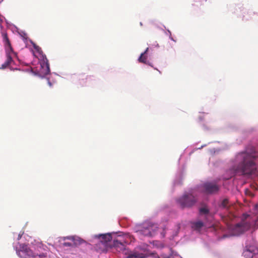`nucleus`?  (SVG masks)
Instances as JSON below:
<instances>
[{"label": "nucleus", "instance_id": "19", "mask_svg": "<svg viewBox=\"0 0 258 258\" xmlns=\"http://www.w3.org/2000/svg\"><path fill=\"white\" fill-rule=\"evenodd\" d=\"M200 212L201 214H207L209 213V211L207 208L203 207V208H201L200 209Z\"/></svg>", "mask_w": 258, "mask_h": 258}, {"label": "nucleus", "instance_id": "17", "mask_svg": "<svg viewBox=\"0 0 258 258\" xmlns=\"http://www.w3.org/2000/svg\"><path fill=\"white\" fill-rule=\"evenodd\" d=\"M149 48H147L146 50L144 51V52L142 53L140 57L138 59V60L140 62L144 63L146 64L147 63V57L146 55H145V54L147 52Z\"/></svg>", "mask_w": 258, "mask_h": 258}, {"label": "nucleus", "instance_id": "9", "mask_svg": "<svg viewBox=\"0 0 258 258\" xmlns=\"http://www.w3.org/2000/svg\"><path fill=\"white\" fill-rule=\"evenodd\" d=\"M202 187L205 193L208 195H213L218 192L220 185L216 182H206L203 184Z\"/></svg>", "mask_w": 258, "mask_h": 258}, {"label": "nucleus", "instance_id": "6", "mask_svg": "<svg viewBox=\"0 0 258 258\" xmlns=\"http://www.w3.org/2000/svg\"><path fill=\"white\" fill-rule=\"evenodd\" d=\"M4 41L5 42V45L6 49L7 54V60L4 64H2V68L3 69L7 68L9 66L12 61H13L12 56L15 55L16 53L14 51L13 48L11 46L10 41L9 39L8 35L7 33H4L3 34Z\"/></svg>", "mask_w": 258, "mask_h": 258}, {"label": "nucleus", "instance_id": "7", "mask_svg": "<svg viewBox=\"0 0 258 258\" xmlns=\"http://www.w3.org/2000/svg\"><path fill=\"white\" fill-rule=\"evenodd\" d=\"M197 201L196 197L191 193H185L177 200L178 204L182 208L191 207L196 203Z\"/></svg>", "mask_w": 258, "mask_h": 258}, {"label": "nucleus", "instance_id": "26", "mask_svg": "<svg viewBox=\"0 0 258 258\" xmlns=\"http://www.w3.org/2000/svg\"><path fill=\"white\" fill-rule=\"evenodd\" d=\"M48 84L50 86H52V84L51 82H50L49 81H48Z\"/></svg>", "mask_w": 258, "mask_h": 258}, {"label": "nucleus", "instance_id": "8", "mask_svg": "<svg viewBox=\"0 0 258 258\" xmlns=\"http://www.w3.org/2000/svg\"><path fill=\"white\" fill-rule=\"evenodd\" d=\"M157 228V227L155 224L150 223H145L143 224L142 228L139 230L138 232L144 236H153L155 234Z\"/></svg>", "mask_w": 258, "mask_h": 258}, {"label": "nucleus", "instance_id": "18", "mask_svg": "<svg viewBox=\"0 0 258 258\" xmlns=\"http://www.w3.org/2000/svg\"><path fill=\"white\" fill-rule=\"evenodd\" d=\"M33 47L41 55L40 58H42V55H44L43 54V51L41 49V48L38 45H37L35 44H33Z\"/></svg>", "mask_w": 258, "mask_h": 258}, {"label": "nucleus", "instance_id": "25", "mask_svg": "<svg viewBox=\"0 0 258 258\" xmlns=\"http://www.w3.org/2000/svg\"><path fill=\"white\" fill-rule=\"evenodd\" d=\"M170 38L172 41L176 42V40H175L172 37H170Z\"/></svg>", "mask_w": 258, "mask_h": 258}, {"label": "nucleus", "instance_id": "20", "mask_svg": "<svg viewBox=\"0 0 258 258\" xmlns=\"http://www.w3.org/2000/svg\"><path fill=\"white\" fill-rule=\"evenodd\" d=\"M62 244V246H63L64 247H66V246L70 247V246H73L74 245L73 243L68 242H64Z\"/></svg>", "mask_w": 258, "mask_h": 258}, {"label": "nucleus", "instance_id": "14", "mask_svg": "<svg viewBox=\"0 0 258 258\" xmlns=\"http://www.w3.org/2000/svg\"><path fill=\"white\" fill-rule=\"evenodd\" d=\"M146 254L140 253L138 251H135L133 253L129 254L127 258H146Z\"/></svg>", "mask_w": 258, "mask_h": 258}, {"label": "nucleus", "instance_id": "2", "mask_svg": "<svg viewBox=\"0 0 258 258\" xmlns=\"http://www.w3.org/2000/svg\"><path fill=\"white\" fill-rule=\"evenodd\" d=\"M94 238L97 240L94 248L98 252H106L112 246L110 244V241L112 239V235L110 233L95 235Z\"/></svg>", "mask_w": 258, "mask_h": 258}, {"label": "nucleus", "instance_id": "27", "mask_svg": "<svg viewBox=\"0 0 258 258\" xmlns=\"http://www.w3.org/2000/svg\"><path fill=\"white\" fill-rule=\"evenodd\" d=\"M158 258H160L159 256H158Z\"/></svg>", "mask_w": 258, "mask_h": 258}, {"label": "nucleus", "instance_id": "3", "mask_svg": "<svg viewBox=\"0 0 258 258\" xmlns=\"http://www.w3.org/2000/svg\"><path fill=\"white\" fill-rule=\"evenodd\" d=\"M244 220L237 224L234 228L233 232L235 235H239L247 231L251 227L258 225V217L256 220H251L250 216L248 215H243Z\"/></svg>", "mask_w": 258, "mask_h": 258}, {"label": "nucleus", "instance_id": "15", "mask_svg": "<svg viewBox=\"0 0 258 258\" xmlns=\"http://www.w3.org/2000/svg\"><path fill=\"white\" fill-rule=\"evenodd\" d=\"M204 226V223L201 221L192 223L191 227L195 230L200 231Z\"/></svg>", "mask_w": 258, "mask_h": 258}, {"label": "nucleus", "instance_id": "23", "mask_svg": "<svg viewBox=\"0 0 258 258\" xmlns=\"http://www.w3.org/2000/svg\"><path fill=\"white\" fill-rule=\"evenodd\" d=\"M22 234H23V233H22V234H20H20L18 235V238H17V239H18V240H20V239L21 238V237H22Z\"/></svg>", "mask_w": 258, "mask_h": 258}, {"label": "nucleus", "instance_id": "24", "mask_svg": "<svg viewBox=\"0 0 258 258\" xmlns=\"http://www.w3.org/2000/svg\"><path fill=\"white\" fill-rule=\"evenodd\" d=\"M255 208L256 210H258V204L255 205Z\"/></svg>", "mask_w": 258, "mask_h": 258}, {"label": "nucleus", "instance_id": "13", "mask_svg": "<svg viewBox=\"0 0 258 258\" xmlns=\"http://www.w3.org/2000/svg\"><path fill=\"white\" fill-rule=\"evenodd\" d=\"M63 239H69L72 241L73 243V245L75 246H77L78 245L81 244L85 242V241L78 237L75 236H68L63 237Z\"/></svg>", "mask_w": 258, "mask_h": 258}, {"label": "nucleus", "instance_id": "10", "mask_svg": "<svg viewBox=\"0 0 258 258\" xmlns=\"http://www.w3.org/2000/svg\"><path fill=\"white\" fill-rule=\"evenodd\" d=\"M39 60L41 67L40 73L43 76L49 74L50 70L49 68L48 60L46 55H42V58H39Z\"/></svg>", "mask_w": 258, "mask_h": 258}, {"label": "nucleus", "instance_id": "16", "mask_svg": "<svg viewBox=\"0 0 258 258\" xmlns=\"http://www.w3.org/2000/svg\"><path fill=\"white\" fill-rule=\"evenodd\" d=\"M219 206L221 208L224 209H228L230 206L229 199L227 198L224 199L221 201V203Z\"/></svg>", "mask_w": 258, "mask_h": 258}, {"label": "nucleus", "instance_id": "11", "mask_svg": "<svg viewBox=\"0 0 258 258\" xmlns=\"http://www.w3.org/2000/svg\"><path fill=\"white\" fill-rule=\"evenodd\" d=\"M256 254H258V247L254 245H246L243 252L246 258H252Z\"/></svg>", "mask_w": 258, "mask_h": 258}, {"label": "nucleus", "instance_id": "22", "mask_svg": "<svg viewBox=\"0 0 258 258\" xmlns=\"http://www.w3.org/2000/svg\"><path fill=\"white\" fill-rule=\"evenodd\" d=\"M171 256H172L171 255H164V254L162 255V258H171Z\"/></svg>", "mask_w": 258, "mask_h": 258}, {"label": "nucleus", "instance_id": "12", "mask_svg": "<svg viewBox=\"0 0 258 258\" xmlns=\"http://www.w3.org/2000/svg\"><path fill=\"white\" fill-rule=\"evenodd\" d=\"M32 244H33L35 249V252L41 253L42 252H45L47 254L48 248L46 245H44L42 242L35 240L34 242L32 243Z\"/></svg>", "mask_w": 258, "mask_h": 258}, {"label": "nucleus", "instance_id": "5", "mask_svg": "<svg viewBox=\"0 0 258 258\" xmlns=\"http://www.w3.org/2000/svg\"><path fill=\"white\" fill-rule=\"evenodd\" d=\"M113 239L112 246L116 248L118 251H122L125 249V245L129 242L128 235L126 234H116L112 235Z\"/></svg>", "mask_w": 258, "mask_h": 258}, {"label": "nucleus", "instance_id": "1", "mask_svg": "<svg viewBox=\"0 0 258 258\" xmlns=\"http://www.w3.org/2000/svg\"><path fill=\"white\" fill-rule=\"evenodd\" d=\"M258 157V153L254 148L247 149L245 152L239 153L237 156L238 160H240L239 164L235 169L236 172H240L242 175L254 174L256 167L254 160Z\"/></svg>", "mask_w": 258, "mask_h": 258}, {"label": "nucleus", "instance_id": "4", "mask_svg": "<svg viewBox=\"0 0 258 258\" xmlns=\"http://www.w3.org/2000/svg\"><path fill=\"white\" fill-rule=\"evenodd\" d=\"M16 251L21 258H36L37 256L39 258H46L45 252H42L41 253L34 252L27 245L25 244L21 245L20 249L16 250Z\"/></svg>", "mask_w": 258, "mask_h": 258}, {"label": "nucleus", "instance_id": "21", "mask_svg": "<svg viewBox=\"0 0 258 258\" xmlns=\"http://www.w3.org/2000/svg\"><path fill=\"white\" fill-rule=\"evenodd\" d=\"M207 0H195V2L199 3L200 5H202L204 2H206Z\"/></svg>", "mask_w": 258, "mask_h": 258}]
</instances>
